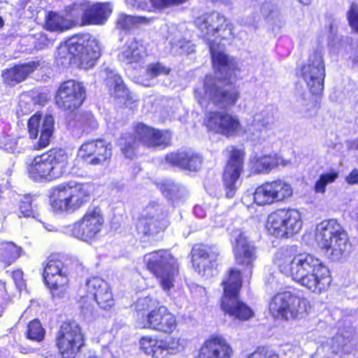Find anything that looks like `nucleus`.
Returning a JSON list of instances; mask_svg holds the SVG:
<instances>
[{
	"instance_id": "obj_1",
	"label": "nucleus",
	"mask_w": 358,
	"mask_h": 358,
	"mask_svg": "<svg viewBox=\"0 0 358 358\" xmlns=\"http://www.w3.org/2000/svg\"><path fill=\"white\" fill-rule=\"evenodd\" d=\"M210 54L216 76H206L201 88L194 90V96L202 107L208 102L221 109H229L240 98L238 87L234 80L238 71L237 62L224 52H216L210 45Z\"/></svg>"
},
{
	"instance_id": "obj_2",
	"label": "nucleus",
	"mask_w": 358,
	"mask_h": 358,
	"mask_svg": "<svg viewBox=\"0 0 358 358\" xmlns=\"http://www.w3.org/2000/svg\"><path fill=\"white\" fill-rule=\"evenodd\" d=\"M316 240L320 248L330 251L329 257L334 262L345 257L350 251L348 234L336 220H325L317 225Z\"/></svg>"
},
{
	"instance_id": "obj_3",
	"label": "nucleus",
	"mask_w": 358,
	"mask_h": 358,
	"mask_svg": "<svg viewBox=\"0 0 358 358\" xmlns=\"http://www.w3.org/2000/svg\"><path fill=\"white\" fill-rule=\"evenodd\" d=\"M224 294L221 299V308L227 314L240 320H248L253 312L245 303L239 300L241 287V274L238 270L231 268L222 282Z\"/></svg>"
},
{
	"instance_id": "obj_4",
	"label": "nucleus",
	"mask_w": 358,
	"mask_h": 358,
	"mask_svg": "<svg viewBox=\"0 0 358 358\" xmlns=\"http://www.w3.org/2000/svg\"><path fill=\"white\" fill-rule=\"evenodd\" d=\"M275 263L282 273L292 277L293 280L324 265L313 255L306 252L295 254L288 248L278 251Z\"/></svg>"
},
{
	"instance_id": "obj_5",
	"label": "nucleus",
	"mask_w": 358,
	"mask_h": 358,
	"mask_svg": "<svg viewBox=\"0 0 358 358\" xmlns=\"http://www.w3.org/2000/svg\"><path fill=\"white\" fill-rule=\"evenodd\" d=\"M171 135L166 130H159L139 123L134 134H126L122 151L127 158H132L139 144L148 148H166L171 144Z\"/></svg>"
},
{
	"instance_id": "obj_6",
	"label": "nucleus",
	"mask_w": 358,
	"mask_h": 358,
	"mask_svg": "<svg viewBox=\"0 0 358 358\" xmlns=\"http://www.w3.org/2000/svg\"><path fill=\"white\" fill-rule=\"evenodd\" d=\"M90 194L85 185L70 182L52 189L51 206L55 211L74 212L90 201Z\"/></svg>"
},
{
	"instance_id": "obj_7",
	"label": "nucleus",
	"mask_w": 358,
	"mask_h": 358,
	"mask_svg": "<svg viewBox=\"0 0 358 358\" xmlns=\"http://www.w3.org/2000/svg\"><path fill=\"white\" fill-rule=\"evenodd\" d=\"M68 156L62 149H52L36 157L29 167L30 177L52 180L66 172Z\"/></svg>"
},
{
	"instance_id": "obj_8",
	"label": "nucleus",
	"mask_w": 358,
	"mask_h": 358,
	"mask_svg": "<svg viewBox=\"0 0 358 358\" xmlns=\"http://www.w3.org/2000/svg\"><path fill=\"white\" fill-rule=\"evenodd\" d=\"M143 260L148 269L159 279L163 289L169 291L174 286L175 276L178 273L177 260L164 250L146 254Z\"/></svg>"
},
{
	"instance_id": "obj_9",
	"label": "nucleus",
	"mask_w": 358,
	"mask_h": 358,
	"mask_svg": "<svg viewBox=\"0 0 358 358\" xmlns=\"http://www.w3.org/2000/svg\"><path fill=\"white\" fill-rule=\"evenodd\" d=\"M309 309L310 306L306 299L286 292L275 295L270 303L273 314L285 320L303 318Z\"/></svg>"
},
{
	"instance_id": "obj_10",
	"label": "nucleus",
	"mask_w": 358,
	"mask_h": 358,
	"mask_svg": "<svg viewBox=\"0 0 358 358\" xmlns=\"http://www.w3.org/2000/svg\"><path fill=\"white\" fill-rule=\"evenodd\" d=\"M170 224L167 208L158 202H150L143 210L137 226L139 233L155 236L164 231Z\"/></svg>"
},
{
	"instance_id": "obj_11",
	"label": "nucleus",
	"mask_w": 358,
	"mask_h": 358,
	"mask_svg": "<svg viewBox=\"0 0 358 358\" xmlns=\"http://www.w3.org/2000/svg\"><path fill=\"white\" fill-rule=\"evenodd\" d=\"M194 23L199 29L201 36L208 41L209 49L210 50L212 45L216 52H222L217 49L215 42L210 40V37L217 36L226 38L232 34L231 24L227 18L221 13L212 12L196 18Z\"/></svg>"
},
{
	"instance_id": "obj_12",
	"label": "nucleus",
	"mask_w": 358,
	"mask_h": 358,
	"mask_svg": "<svg viewBox=\"0 0 358 358\" xmlns=\"http://www.w3.org/2000/svg\"><path fill=\"white\" fill-rule=\"evenodd\" d=\"M84 345L83 334L75 321L62 323L57 336V346L62 358H76Z\"/></svg>"
},
{
	"instance_id": "obj_13",
	"label": "nucleus",
	"mask_w": 358,
	"mask_h": 358,
	"mask_svg": "<svg viewBox=\"0 0 358 358\" xmlns=\"http://www.w3.org/2000/svg\"><path fill=\"white\" fill-rule=\"evenodd\" d=\"M66 43L73 57L87 67L94 66L101 56L99 43L88 34L73 36Z\"/></svg>"
},
{
	"instance_id": "obj_14",
	"label": "nucleus",
	"mask_w": 358,
	"mask_h": 358,
	"mask_svg": "<svg viewBox=\"0 0 358 358\" xmlns=\"http://www.w3.org/2000/svg\"><path fill=\"white\" fill-rule=\"evenodd\" d=\"M301 76L313 94H320L324 89L325 66L321 48L310 54L307 64L301 69Z\"/></svg>"
},
{
	"instance_id": "obj_15",
	"label": "nucleus",
	"mask_w": 358,
	"mask_h": 358,
	"mask_svg": "<svg viewBox=\"0 0 358 358\" xmlns=\"http://www.w3.org/2000/svg\"><path fill=\"white\" fill-rule=\"evenodd\" d=\"M224 152L229 155L228 162L223 173L225 196L233 198L238 189V179L243 171L244 152L234 146H228Z\"/></svg>"
},
{
	"instance_id": "obj_16",
	"label": "nucleus",
	"mask_w": 358,
	"mask_h": 358,
	"mask_svg": "<svg viewBox=\"0 0 358 358\" xmlns=\"http://www.w3.org/2000/svg\"><path fill=\"white\" fill-rule=\"evenodd\" d=\"M103 223L104 218L101 208H89L83 217L73 224L71 235L83 241L90 242L98 236Z\"/></svg>"
},
{
	"instance_id": "obj_17",
	"label": "nucleus",
	"mask_w": 358,
	"mask_h": 358,
	"mask_svg": "<svg viewBox=\"0 0 358 358\" xmlns=\"http://www.w3.org/2000/svg\"><path fill=\"white\" fill-rule=\"evenodd\" d=\"M86 96L83 85L74 80L63 82L59 87L55 101L59 108L64 110H73L79 108Z\"/></svg>"
},
{
	"instance_id": "obj_18",
	"label": "nucleus",
	"mask_w": 358,
	"mask_h": 358,
	"mask_svg": "<svg viewBox=\"0 0 358 358\" xmlns=\"http://www.w3.org/2000/svg\"><path fill=\"white\" fill-rule=\"evenodd\" d=\"M207 128L217 134L229 137L241 129V122L236 115L226 111H210L206 114Z\"/></svg>"
},
{
	"instance_id": "obj_19",
	"label": "nucleus",
	"mask_w": 358,
	"mask_h": 358,
	"mask_svg": "<svg viewBox=\"0 0 358 358\" xmlns=\"http://www.w3.org/2000/svg\"><path fill=\"white\" fill-rule=\"evenodd\" d=\"M231 243L237 264L251 270L255 261L256 248L245 233L241 229H234L231 233Z\"/></svg>"
},
{
	"instance_id": "obj_20",
	"label": "nucleus",
	"mask_w": 358,
	"mask_h": 358,
	"mask_svg": "<svg viewBox=\"0 0 358 358\" xmlns=\"http://www.w3.org/2000/svg\"><path fill=\"white\" fill-rule=\"evenodd\" d=\"M111 144L102 139L84 143L79 149L78 155L87 164L96 166L103 164L112 155Z\"/></svg>"
},
{
	"instance_id": "obj_21",
	"label": "nucleus",
	"mask_w": 358,
	"mask_h": 358,
	"mask_svg": "<svg viewBox=\"0 0 358 358\" xmlns=\"http://www.w3.org/2000/svg\"><path fill=\"white\" fill-rule=\"evenodd\" d=\"M42 116L35 114L28 121V129L31 138L39 139L36 149L45 148L50 143L54 131L55 121L52 115H46L43 121Z\"/></svg>"
},
{
	"instance_id": "obj_22",
	"label": "nucleus",
	"mask_w": 358,
	"mask_h": 358,
	"mask_svg": "<svg viewBox=\"0 0 358 358\" xmlns=\"http://www.w3.org/2000/svg\"><path fill=\"white\" fill-rule=\"evenodd\" d=\"M177 327L175 315L164 306L152 309L146 316L143 327L164 334H171Z\"/></svg>"
},
{
	"instance_id": "obj_23",
	"label": "nucleus",
	"mask_w": 358,
	"mask_h": 358,
	"mask_svg": "<svg viewBox=\"0 0 358 358\" xmlns=\"http://www.w3.org/2000/svg\"><path fill=\"white\" fill-rule=\"evenodd\" d=\"M73 10L82 11L83 24H101L105 22L112 12L108 3H96L91 4L88 1H81L73 4Z\"/></svg>"
},
{
	"instance_id": "obj_24",
	"label": "nucleus",
	"mask_w": 358,
	"mask_h": 358,
	"mask_svg": "<svg viewBox=\"0 0 358 358\" xmlns=\"http://www.w3.org/2000/svg\"><path fill=\"white\" fill-rule=\"evenodd\" d=\"M165 161L172 166L178 167L182 170L198 171L202 165V156L192 150H178L168 153Z\"/></svg>"
},
{
	"instance_id": "obj_25",
	"label": "nucleus",
	"mask_w": 358,
	"mask_h": 358,
	"mask_svg": "<svg viewBox=\"0 0 358 358\" xmlns=\"http://www.w3.org/2000/svg\"><path fill=\"white\" fill-rule=\"evenodd\" d=\"M310 292L320 294L329 285L331 282L330 272L325 266L304 274L294 280Z\"/></svg>"
},
{
	"instance_id": "obj_26",
	"label": "nucleus",
	"mask_w": 358,
	"mask_h": 358,
	"mask_svg": "<svg viewBox=\"0 0 358 358\" xmlns=\"http://www.w3.org/2000/svg\"><path fill=\"white\" fill-rule=\"evenodd\" d=\"M219 255L220 252L216 245H195L192 250L193 266L201 273L213 266V262H216Z\"/></svg>"
},
{
	"instance_id": "obj_27",
	"label": "nucleus",
	"mask_w": 358,
	"mask_h": 358,
	"mask_svg": "<svg viewBox=\"0 0 358 358\" xmlns=\"http://www.w3.org/2000/svg\"><path fill=\"white\" fill-rule=\"evenodd\" d=\"M87 291L94 296L97 305L107 310L114 305V299L106 282L99 277H94L87 281Z\"/></svg>"
},
{
	"instance_id": "obj_28",
	"label": "nucleus",
	"mask_w": 358,
	"mask_h": 358,
	"mask_svg": "<svg viewBox=\"0 0 358 358\" xmlns=\"http://www.w3.org/2000/svg\"><path fill=\"white\" fill-rule=\"evenodd\" d=\"M148 56L147 49L141 41L132 38L127 41L118 55L120 62L125 64L141 66Z\"/></svg>"
},
{
	"instance_id": "obj_29",
	"label": "nucleus",
	"mask_w": 358,
	"mask_h": 358,
	"mask_svg": "<svg viewBox=\"0 0 358 358\" xmlns=\"http://www.w3.org/2000/svg\"><path fill=\"white\" fill-rule=\"evenodd\" d=\"M40 66L39 61H31L2 71L1 77L4 83L14 86L24 80Z\"/></svg>"
},
{
	"instance_id": "obj_30",
	"label": "nucleus",
	"mask_w": 358,
	"mask_h": 358,
	"mask_svg": "<svg viewBox=\"0 0 358 358\" xmlns=\"http://www.w3.org/2000/svg\"><path fill=\"white\" fill-rule=\"evenodd\" d=\"M274 123V110L267 106L261 112L256 113L253 120L248 128V134L253 141H259L263 131L268 129Z\"/></svg>"
},
{
	"instance_id": "obj_31",
	"label": "nucleus",
	"mask_w": 358,
	"mask_h": 358,
	"mask_svg": "<svg viewBox=\"0 0 358 358\" xmlns=\"http://www.w3.org/2000/svg\"><path fill=\"white\" fill-rule=\"evenodd\" d=\"M232 349L225 339L215 336L208 339L201 348L200 358H230Z\"/></svg>"
},
{
	"instance_id": "obj_32",
	"label": "nucleus",
	"mask_w": 358,
	"mask_h": 358,
	"mask_svg": "<svg viewBox=\"0 0 358 358\" xmlns=\"http://www.w3.org/2000/svg\"><path fill=\"white\" fill-rule=\"evenodd\" d=\"M106 73L107 75V85L109 87L111 96L119 100L120 103H123L126 107H129L134 103L133 98L124 85L121 77L108 69H106Z\"/></svg>"
},
{
	"instance_id": "obj_33",
	"label": "nucleus",
	"mask_w": 358,
	"mask_h": 358,
	"mask_svg": "<svg viewBox=\"0 0 358 358\" xmlns=\"http://www.w3.org/2000/svg\"><path fill=\"white\" fill-rule=\"evenodd\" d=\"M287 209L280 208L269 215L267 229L271 234L278 238H287Z\"/></svg>"
},
{
	"instance_id": "obj_34",
	"label": "nucleus",
	"mask_w": 358,
	"mask_h": 358,
	"mask_svg": "<svg viewBox=\"0 0 358 358\" xmlns=\"http://www.w3.org/2000/svg\"><path fill=\"white\" fill-rule=\"evenodd\" d=\"M78 24V20L64 17L59 13L50 11L45 17V28L51 31L62 32Z\"/></svg>"
},
{
	"instance_id": "obj_35",
	"label": "nucleus",
	"mask_w": 358,
	"mask_h": 358,
	"mask_svg": "<svg viewBox=\"0 0 358 358\" xmlns=\"http://www.w3.org/2000/svg\"><path fill=\"white\" fill-rule=\"evenodd\" d=\"M188 0H150L151 6L145 0H126L127 4L137 10H151V8L162 10L167 7L182 4Z\"/></svg>"
},
{
	"instance_id": "obj_36",
	"label": "nucleus",
	"mask_w": 358,
	"mask_h": 358,
	"mask_svg": "<svg viewBox=\"0 0 358 358\" xmlns=\"http://www.w3.org/2000/svg\"><path fill=\"white\" fill-rule=\"evenodd\" d=\"M59 277H67L64 264L59 260H49L43 271L44 281L47 285H56Z\"/></svg>"
},
{
	"instance_id": "obj_37",
	"label": "nucleus",
	"mask_w": 358,
	"mask_h": 358,
	"mask_svg": "<svg viewBox=\"0 0 358 358\" xmlns=\"http://www.w3.org/2000/svg\"><path fill=\"white\" fill-rule=\"evenodd\" d=\"M162 192L164 196L173 203L184 201L188 196L185 187L171 181L162 185Z\"/></svg>"
},
{
	"instance_id": "obj_38",
	"label": "nucleus",
	"mask_w": 358,
	"mask_h": 358,
	"mask_svg": "<svg viewBox=\"0 0 358 358\" xmlns=\"http://www.w3.org/2000/svg\"><path fill=\"white\" fill-rule=\"evenodd\" d=\"M69 126L83 129V131L88 133L96 129L98 123L91 113L83 112L76 114L74 120L69 122Z\"/></svg>"
},
{
	"instance_id": "obj_39",
	"label": "nucleus",
	"mask_w": 358,
	"mask_h": 358,
	"mask_svg": "<svg viewBox=\"0 0 358 358\" xmlns=\"http://www.w3.org/2000/svg\"><path fill=\"white\" fill-rule=\"evenodd\" d=\"M22 248L13 242L4 241L0 243V261L6 265H10L20 257Z\"/></svg>"
},
{
	"instance_id": "obj_40",
	"label": "nucleus",
	"mask_w": 358,
	"mask_h": 358,
	"mask_svg": "<svg viewBox=\"0 0 358 358\" xmlns=\"http://www.w3.org/2000/svg\"><path fill=\"white\" fill-rule=\"evenodd\" d=\"M152 18L142 16H132L120 14L116 21V28L120 30L129 31L136 24H148Z\"/></svg>"
},
{
	"instance_id": "obj_41",
	"label": "nucleus",
	"mask_w": 358,
	"mask_h": 358,
	"mask_svg": "<svg viewBox=\"0 0 358 358\" xmlns=\"http://www.w3.org/2000/svg\"><path fill=\"white\" fill-rule=\"evenodd\" d=\"M270 182H266L257 187L254 193L255 202L259 206H264L276 201Z\"/></svg>"
},
{
	"instance_id": "obj_42",
	"label": "nucleus",
	"mask_w": 358,
	"mask_h": 358,
	"mask_svg": "<svg viewBox=\"0 0 358 358\" xmlns=\"http://www.w3.org/2000/svg\"><path fill=\"white\" fill-rule=\"evenodd\" d=\"M287 237L299 232L302 228L301 215L296 209H287Z\"/></svg>"
},
{
	"instance_id": "obj_43",
	"label": "nucleus",
	"mask_w": 358,
	"mask_h": 358,
	"mask_svg": "<svg viewBox=\"0 0 358 358\" xmlns=\"http://www.w3.org/2000/svg\"><path fill=\"white\" fill-rule=\"evenodd\" d=\"M276 201H282L292 195L291 185L282 180H273L270 182Z\"/></svg>"
},
{
	"instance_id": "obj_44",
	"label": "nucleus",
	"mask_w": 358,
	"mask_h": 358,
	"mask_svg": "<svg viewBox=\"0 0 358 358\" xmlns=\"http://www.w3.org/2000/svg\"><path fill=\"white\" fill-rule=\"evenodd\" d=\"M276 159L271 155H265L255 159L253 168L259 173L269 172L277 166Z\"/></svg>"
},
{
	"instance_id": "obj_45",
	"label": "nucleus",
	"mask_w": 358,
	"mask_h": 358,
	"mask_svg": "<svg viewBox=\"0 0 358 358\" xmlns=\"http://www.w3.org/2000/svg\"><path fill=\"white\" fill-rule=\"evenodd\" d=\"M35 199L27 194L23 196L20 200V213L26 217H36L38 215L37 212V205L34 203Z\"/></svg>"
},
{
	"instance_id": "obj_46",
	"label": "nucleus",
	"mask_w": 358,
	"mask_h": 358,
	"mask_svg": "<svg viewBox=\"0 0 358 358\" xmlns=\"http://www.w3.org/2000/svg\"><path fill=\"white\" fill-rule=\"evenodd\" d=\"M44 336L45 330L38 320L29 322L27 329L28 338L39 342L43 339Z\"/></svg>"
},
{
	"instance_id": "obj_47",
	"label": "nucleus",
	"mask_w": 358,
	"mask_h": 358,
	"mask_svg": "<svg viewBox=\"0 0 358 358\" xmlns=\"http://www.w3.org/2000/svg\"><path fill=\"white\" fill-rule=\"evenodd\" d=\"M338 178V173L336 172H330L322 174L320 178L315 182L314 189L317 193H324L326 186L332 183Z\"/></svg>"
},
{
	"instance_id": "obj_48",
	"label": "nucleus",
	"mask_w": 358,
	"mask_h": 358,
	"mask_svg": "<svg viewBox=\"0 0 358 358\" xmlns=\"http://www.w3.org/2000/svg\"><path fill=\"white\" fill-rule=\"evenodd\" d=\"M171 69L161 62L150 64L146 69L147 74L151 78H156L159 76L168 75Z\"/></svg>"
},
{
	"instance_id": "obj_49",
	"label": "nucleus",
	"mask_w": 358,
	"mask_h": 358,
	"mask_svg": "<svg viewBox=\"0 0 358 358\" xmlns=\"http://www.w3.org/2000/svg\"><path fill=\"white\" fill-rule=\"evenodd\" d=\"M59 278L60 280L57 281L56 285H48L53 297L62 298L66 292L69 282L68 277Z\"/></svg>"
},
{
	"instance_id": "obj_50",
	"label": "nucleus",
	"mask_w": 358,
	"mask_h": 358,
	"mask_svg": "<svg viewBox=\"0 0 358 358\" xmlns=\"http://www.w3.org/2000/svg\"><path fill=\"white\" fill-rule=\"evenodd\" d=\"M73 57L66 43L64 45L58 48L56 55V60L58 64L67 66L71 64Z\"/></svg>"
},
{
	"instance_id": "obj_51",
	"label": "nucleus",
	"mask_w": 358,
	"mask_h": 358,
	"mask_svg": "<svg viewBox=\"0 0 358 358\" xmlns=\"http://www.w3.org/2000/svg\"><path fill=\"white\" fill-rule=\"evenodd\" d=\"M170 349L173 348L170 347L169 342L158 340L150 355L154 358H168Z\"/></svg>"
},
{
	"instance_id": "obj_52",
	"label": "nucleus",
	"mask_w": 358,
	"mask_h": 358,
	"mask_svg": "<svg viewBox=\"0 0 358 358\" xmlns=\"http://www.w3.org/2000/svg\"><path fill=\"white\" fill-rule=\"evenodd\" d=\"M349 24L352 29L358 33V5L352 3L347 13Z\"/></svg>"
},
{
	"instance_id": "obj_53",
	"label": "nucleus",
	"mask_w": 358,
	"mask_h": 358,
	"mask_svg": "<svg viewBox=\"0 0 358 358\" xmlns=\"http://www.w3.org/2000/svg\"><path fill=\"white\" fill-rule=\"evenodd\" d=\"M81 313L86 318H93L96 315V308L92 300L83 299L82 301Z\"/></svg>"
},
{
	"instance_id": "obj_54",
	"label": "nucleus",
	"mask_w": 358,
	"mask_h": 358,
	"mask_svg": "<svg viewBox=\"0 0 358 358\" xmlns=\"http://www.w3.org/2000/svg\"><path fill=\"white\" fill-rule=\"evenodd\" d=\"M34 38V47L36 50L44 49L53 42L52 39L48 38L46 34L41 32L36 34Z\"/></svg>"
},
{
	"instance_id": "obj_55",
	"label": "nucleus",
	"mask_w": 358,
	"mask_h": 358,
	"mask_svg": "<svg viewBox=\"0 0 358 358\" xmlns=\"http://www.w3.org/2000/svg\"><path fill=\"white\" fill-rule=\"evenodd\" d=\"M248 358H279L278 355L267 348H259L253 353L250 354Z\"/></svg>"
},
{
	"instance_id": "obj_56",
	"label": "nucleus",
	"mask_w": 358,
	"mask_h": 358,
	"mask_svg": "<svg viewBox=\"0 0 358 358\" xmlns=\"http://www.w3.org/2000/svg\"><path fill=\"white\" fill-rule=\"evenodd\" d=\"M157 341L149 336H144L139 341L141 349L145 354L150 355Z\"/></svg>"
},
{
	"instance_id": "obj_57",
	"label": "nucleus",
	"mask_w": 358,
	"mask_h": 358,
	"mask_svg": "<svg viewBox=\"0 0 358 358\" xmlns=\"http://www.w3.org/2000/svg\"><path fill=\"white\" fill-rule=\"evenodd\" d=\"M157 301L150 297H144L139 299L136 304V308L138 310H149L155 307Z\"/></svg>"
},
{
	"instance_id": "obj_58",
	"label": "nucleus",
	"mask_w": 358,
	"mask_h": 358,
	"mask_svg": "<svg viewBox=\"0 0 358 358\" xmlns=\"http://www.w3.org/2000/svg\"><path fill=\"white\" fill-rule=\"evenodd\" d=\"M13 279L19 289H22L25 287V282L23 279V272L21 270H17L13 272Z\"/></svg>"
},
{
	"instance_id": "obj_59",
	"label": "nucleus",
	"mask_w": 358,
	"mask_h": 358,
	"mask_svg": "<svg viewBox=\"0 0 358 358\" xmlns=\"http://www.w3.org/2000/svg\"><path fill=\"white\" fill-rule=\"evenodd\" d=\"M273 8V4L270 2H265L261 6L260 13L264 17L267 18L272 13Z\"/></svg>"
},
{
	"instance_id": "obj_60",
	"label": "nucleus",
	"mask_w": 358,
	"mask_h": 358,
	"mask_svg": "<svg viewBox=\"0 0 358 358\" xmlns=\"http://www.w3.org/2000/svg\"><path fill=\"white\" fill-rule=\"evenodd\" d=\"M190 290L193 294L199 296H203L206 294V289L203 287L194 283L190 285Z\"/></svg>"
},
{
	"instance_id": "obj_61",
	"label": "nucleus",
	"mask_w": 358,
	"mask_h": 358,
	"mask_svg": "<svg viewBox=\"0 0 358 358\" xmlns=\"http://www.w3.org/2000/svg\"><path fill=\"white\" fill-rule=\"evenodd\" d=\"M346 181L349 184H358V170H353L350 175L346 177Z\"/></svg>"
},
{
	"instance_id": "obj_62",
	"label": "nucleus",
	"mask_w": 358,
	"mask_h": 358,
	"mask_svg": "<svg viewBox=\"0 0 358 358\" xmlns=\"http://www.w3.org/2000/svg\"><path fill=\"white\" fill-rule=\"evenodd\" d=\"M349 149L358 150V139H355L348 143Z\"/></svg>"
},
{
	"instance_id": "obj_63",
	"label": "nucleus",
	"mask_w": 358,
	"mask_h": 358,
	"mask_svg": "<svg viewBox=\"0 0 358 358\" xmlns=\"http://www.w3.org/2000/svg\"><path fill=\"white\" fill-rule=\"evenodd\" d=\"M336 339L337 342H340L341 343V348L343 351H348V349L347 348H345L346 344L342 343V341L344 340V338L342 336H337Z\"/></svg>"
},
{
	"instance_id": "obj_64",
	"label": "nucleus",
	"mask_w": 358,
	"mask_h": 358,
	"mask_svg": "<svg viewBox=\"0 0 358 358\" xmlns=\"http://www.w3.org/2000/svg\"><path fill=\"white\" fill-rule=\"evenodd\" d=\"M301 97L303 101H306L307 99H309L310 96L308 94H306L305 93H302L301 94Z\"/></svg>"
}]
</instances>
